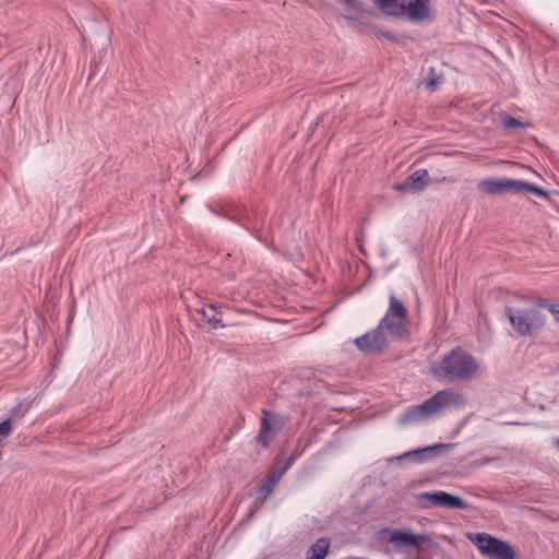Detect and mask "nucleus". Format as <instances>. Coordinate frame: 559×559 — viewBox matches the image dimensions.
I'll return each mask as SVG.
<instances>
[{
	"label": "nucleus",
	"mask_w": 559,
	"mask_h": 559,
	"mask_svg": "<svg viewBox=\"0 0 559 559\" xmlns=\"http://www.w3.org/2000/svg\"><path fill=\"white\" fill-rule=\"evenodd\" d=\"M407 318V308L394 294H391L389 308L377 328L357 337L354 343L366 354H380L390 342L402 340L406 335Z\"/></svg>",
	"instance_id": "f257e3e1"
},
{
	"label": "nucleus",
	"mask_w": 559,
	"mask_h": 559,
	"mask_svg": "<svg viewBox=\"0 0 559 559\" xmlns=\"http://www.w3.org/2000/svg\"><path fill=\"white\" fill-rule=\"evenodd\" d=\"M465 405L466 399L461 393L452 389L440 390L424 403L408 407L401 415L399 423L404 426L418 424Z\"/></svg>",
	"instance_id": "f03ea898"
},
{
	"label": "nucleus",
	"mask_w": 559,
	"mask_h": 559,
	"mask_svg": "<svg viewBox=\"0 0 559 559\" xmlns=\"http://www.w3.org/2000/svg\"><path fill=\"white\" fill-rule=\"evenodd\" d=\"M479 370L478 361L464 349L456 347L431 366V372L439 380L447 382L469 381Z\"/></svg>",
	"instance_id": "7ed1b4c3"
},
{
	"label": "nucleus",
	"mask_w": 559,
	"mask_h": 559,
	"mask_svg": "<svg viewBox=\"0 0 559 559\" xmlns=\"http://www.w3.org/2000/svg\"><path fill=\"white\" fill-rule=\"evenodd\" d=\"M477 186L481 192L489 195L501 194L507 190H513L516 192L532 193L543 198L548 197V191L544 190L543 188L518 179L487 178L480 180Z\"/></svg>",
	"instance_id": "20e7f679"
},
{
	"label": "nucleus",
	"mask_w": 559,
	"mask_h": 559,
	"mask_svg": "<svg viewBox=\"0 0 559 559\" xmlns=\"http://www.w3.org/2000/svg\"><path fill=\"white\" fill-rule=\"evenodd\" d=\"M506 316L508 317L512 328L521 336L532 335L537 330L545 325L546 318L537 308L532 309H514L507 308Z\"/></svg>",
	"instance_id": "39448f33"
},
{
	"label": "nucleus",
	"mask_w": 559,
	"mask_h": 559,
	"mask_svg": "<svg viewBox=\"0 0 559 559\" xmlns=\"http://www.w3.org/2000/svg\"><path fill=\"white\" fill-rule=\"evenodd\" d=\"M471 539L484 556L491 559H515V552L509 543L487 533H477L475 538Z\"/></svg>",
	"instance_id": "423d86ee"
},
{
	"label": "nucleus",
	"mask_w": 559,
	"mask_h": 559,
	"mask_svg": "<svg viewBox=\"0 0 559 559\" xmlns=\"http://www.w3.org/2000/svg\"><path fill=\"white\" fill-rule=\"evenodd\" d=\"M284 425L285 421L281 415L263 409L260 431L255 437L257 443L264 448H269L274 442Z\"/></svg>",
	"instance_id": "0eeeda50"
},
{
	"label": "nucleus",
	"mask_w": 559,
	"mask_h": 559,
	"mask_svg": "<svg viewBox=\"0 0 559 559\" xmlns=\"http://www.w3.org/2000/svg\"><path fill=\"white\" fill-rule=\"evenodd\" d=\"M380 535L397 549L418 547L430 540L429 536L426 534H413L407 530L383 528L380 531Z\"/></svg>",
	"instance_id": "6e6552de"
},
{
	"label": "nucleus",
	"mask_w": 559,
	"mask_h": 559,
	"mask_svg": "<svg viewBox=\"0 0 559 559\" xmlns=\"http://www.w3.org/2000/svg\"><path fill=\"white\" fill-rule=\"evenodd\" d=\"M418 500L424 506L444 507L449 509H465L466 502L457 496L447 491L423 492L418 495Z\"/></svg>",
	"instance_id": "1a4fd4ad"
},
{
	"label": "nucleus",
	"mask_w": 559,
	"mask_h": 559,
	"mask_svg": "<svg viewBox=\"0 0 559 559\" xmlns=\"http://www.w3.org/2000/svg\"><path fill=\"white\" fill-rule=\"evenodd\" d=\"M431 0H402V14L412 22L420 23L432 17Z\"/></svg>",
	"instance_id": "9d476101"
},
{
	"label": "nucleus",
	"mask_w": 559,
	"mask_h": 559,
	"mask_svg": "<svg viewBox=\"0 0 559 559\" xmlns=\"http://www.w3.org/2000/svg\"><path fill=\"white\" fill-rule=\"evenodd\" d=\"M429 173L427 169H417L412 173L403 182L394 185L397 191L417 193L429 185Z\"/></svg>",
	"instance_id": "9b49d317"
},
{
	"label": "nucleus",
	"mask_w": 559,
	"mask_h": 559,
	"mask_svg": "<svg viewBox=\"0 0 559 559\" xmlns=\"http://www.w3.org/2000/svg\"><path fill=\"white\" fill-rule=\"evenodd\" d=\"M286 469L287 466L281 471H273L267 475L265 484L260 488V493L264 499L273 492L274 488L285 474Z\"/></svg>",
	"instance_id": "f8f14e48"
},
{
	"label": "nucleus",
	"mask_w": 559,
	"mask_h": 559,
	"mask_svg": "<svg viewBox=\"0 0 559 559\" xmlns=\"http://www.w3.org/2000/svg\"><path fill=\"white\" fill-rule=\"evenodd\" d=\"M200 312L213 329L224 326L222 324V313L217 310V307L215 305H209L207 308H202Z\"/></svg>",
	"instance_id": "ddd939ff"
},
{
	"label": "nucleus",
	"mask_w": 559,
	"mask_h": 559,
	"mask_svg": "<svg viewBox=\"0 0 559 559\" xmlns=\"http://www.w3.org/2000/svg\"><path fill=\"white\" fill-rule=\"evenodd\" d=\"M440 447H442V445L440 444V445H433V447H427L424 449L407 451V452L403 453L402 455H399L396 459L397 460L411 459L415 462L421 463L428 459V456L432 450L440 448Z\"/></svg>",
	"instance_id": "4468645a"
},
{
	"label": "nucleus",
	"mask_w": 559,
	"mask_h": 559,
	"mask_svg": "<svg viewBox=\"0 0 559 559\" xmlns=\"http://www.w3.org/2000/svg\"><path fill=\"white\" fill-rule=\"evenodd\" d=\"M330 548V540L328 538H319L310 547L311 555L307 559H324Z\"/></svg>",
	"instance_id": "2eb2a0df"
},
{
	"label": "nucleus",
	"mask_w": 559,
	"mask_h": 559,
	"mask_svg": "<svg viewBox=\"0 0 559 559\" xmlns=\"http://www.w3.org/2000/svg\"><path fill=\"white\" fill-rule=\"evenodd\" d=\"M32 407V401L28 399H22L10 409V418L12 420L22 419Z\"/></svg>",
	"instance_id": "dca6fc26"
},
{
	"label": "nucleus",
	"mask_w": 559,
	"mask_h": 559,
	"mask_svg": "<svg viewBox=\"0 0 559 559\" xmlns=\"http://www.w3.org/2000/svg\"><path fill=\"white\" fill-rule=\"evenodd\" d=\"M379 8L386 14L399 16L402 14V0H376Z\"/></svg>",
	"instance_id": "f3484780"
},
{
	"label": "nucleus",
	"mask_w": 559,
	"mask_h": 559,
	"mask_svg": "<svg viewBox=\"0 0 559 559\" xmlns=\"http://www.w3.org/2000/svg\"><path fill=\"white\" fill-rule=\"evenodd\" d=\"M12 432L11 419H5L0 423V442L5 440Z\"/></svg>",
	"instance_id": "a211bd4d"
},
{
	"label": "nucleus",
	"mask_w": 559,
	"mask_h": 559,
	"mask_svg": "<svg viewBox=\"0 0 559 559\" xmlns=\"http://www.w3.org/2000/svg\"><path fill=\"white\" fill-rule=\"evenodd\" d=\"M502 123L506 129H516L523 127V123L519 119L511 116L503 118Z\"/></svg>",
	"instance_id": "6ab92c4d"
},
{
	"label": "nucleus",
	"mask_w": 559,
	"mask_h": 559,
	"mask_svg": "<svg viewBox=\"0 0 559 559\" xmlns=\"http://www.w3.org/2000/svg\"><path fill=\"white\" fill-rule=\"evenodd\" d=\"M548 311L559 322V305H547Z\"/></svg>",
	"instance_id": "aec40b11"
},
{
	"label": "nucleus",
	"mask_w": 559,
	"mask_h": 559,
	"mask_svg": "<svg viewBox=\"0 0 559 559\" xmlns=\"http://www.w3.org/2000/svg\"><path fill=\"white\" fill-rule=\"evenodd\" d=\"M440 83V80L438 78H435V79H430L428 82H427V87L430 90V91H435L437 88V86L439 85Z\"/></svg>",
	"instance_id": "412c9836"
},
{
	"label": "nucleus",
	"mask_w": 559,
	"mask_h": 559,
	"mask_svg": "<svg viewBox=\"0 0 559 559\" xmlns=\"http://www.w3.org/2000/svg\"><path fill=\"white\" fill-rule=\"evenodd\" d=\"M554 444L559 450V438L554 441Z\"/></svg>",
	"instance_id": "4be33fe9"
},
{
	"label": "nucleus",
	"mask_w": 559,
	"mask_h": 559,
	"mask_svg": "<svg viewBox=\"0 0 559 559\" xmlns=\"http://www.w3.org/2000/svg\"><path fill=\"white\" fill-rule=\"evenodd\" d=\"M347 3H353L354 0H345Z\"/></svg>",
	"instance_id": "5701e85b"
}]
</instances>
